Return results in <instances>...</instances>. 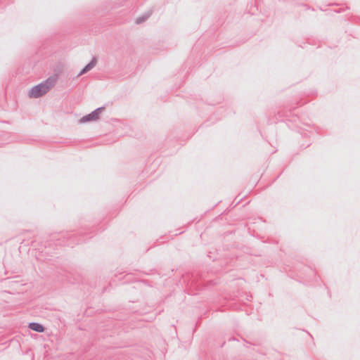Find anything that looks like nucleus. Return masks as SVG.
I'll return each mask as SVG.
<instances>
[{
	"instance_id": "6",
	"label": "nucleus",
	"mask_w": 360,
	"mask_h": 360,
	"mask_svg": "<svg viewBox=\"0 0 360 360\" xmlns=\"http://www.w3.org/2000/svg\"><path fill=\"white\" fill-rule=\"evenodd\" d=\"M347 9H349V8L347 6H346V7H344V8H340L339 9H335L333 11V12L335 13H340L344 12L345 10H347Z\"/></svg>"
},
{
	"instance_id": "4",
	"label": "nucleus",
	"mask_w": 360,
	"mask_h": 360,
	"mask_svg": "<svg viewBox=\"0 0 360 360\" xmlns=\"http://www.w3.org/2000/svg\"><path fill=\"white\" fill-rule=\"evenodd\" d=\"M28 328L31 329L32 330L38 332V333H43L45 330V328L43 325L41 323H37V322H32L29 323Z\"/></svg>"
},
{
	"instance_id": "3",
	"label": "nucleus",
	"mask_w": 360,
	"mask_h": 360,
	"mask_svg": "<svg viewBox=\"0 0 360 360\" xmlns=\"http://www.w3.org/2000/svg\"><path fill=\"white\" fill-rule=\"evenodd\" d=\"M96 62H97V59L96 58L94 57L92 58V60L86 65H85L82 70L81 71L79 72V74L77 75V77H79L86 72H88L89 71H90L91 69H93L96 64Z\"/></svg>"
},
{
	"instance_id": "2",
	"label": "nucleus",
	"mask_w": 360,
	"mask_h": 360,
	"mask_svg": "<svg viewBox=\"0 0 360 360\" xmlns=\"http://www.w3.org/2000/svg\"><path fill=\"white\" fill-rule=\"evenodd\" d=\"M104 107H100L92 111L91 113L83 116L80 120V123H85L91 121H96L99 119L100 114L104 110Z\"/></svg>"
},
{
	"instance_id": "5",
	"label": "nucleus",
	"mask_w": 360,
	"mask_h": 360,
	"mask_svg": "<svg viewBox=\"0 0 360 360\" xmlns=\"http://www.w3.org/2000/svg\"><path fill=\"white\" fill-rule=\"evenodd\" d=\"M150 15V13L136 18V24H141V23L143 22L144 21H146Z\"/></svg>"
},
{
	"instance_id": "1",
	"label": "nucleus",
	"mask_w": 360,
	"mask_h": 360,
	"mask_svg": "<svg viewBox=\"0 0 360 360\" xmlns=\"http://www.w3.org/2000/svg\"><path fill=\"white\" fill-rule=\"evenodd\" d=\"M55 79L49 77L40 84L32 87L29 91L30 98H37L46 94L54 85Z\"/></svg>"
}]
</instances>
